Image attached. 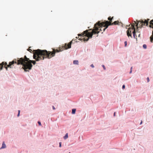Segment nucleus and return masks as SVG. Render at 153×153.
Masks as SVG:
<instances>
[{
    "instance_id": "nucleus-23",
    "label": "nucleus",
    "mask_w": 153,
    "mask_h": 153,
    "mask_svg": "<svg viewBox=\"0 0 153 153\" xmlns=\"http://www.w3.org/2000/svg\"><path fill=\"white\" fill-rule=\"evenodd\" d=\"M20 113V111L19 110L18 111V114L17 115L18 117H19V116Z\"/></svg>"
},
{
    "instance_id": "nucleus-11",
    "label": "nucleus",
    "mask_w": 153,
    "mask_h": 153,
    "mask_svg": "<svg viewBox=\"0 0 153 153\" xmlns=\"http://www.w3.org/2000/svg\"><path fill=\"white\" fill-rule=\"evenodd\" d=\"M153 19L150 22V25H149V27H150L152 28V27H153Z\"/></svg>"
},
{
    "instance_id": "nucleus-18",
    "label": "nucleus",
    "mask_w": 153,
    "mask_h": 153,
    "mask_svg": "<svg viewBox=\"0 0 153 153\" xmlns=\"http://www.w3.org/2000/svg\"><path fill=\"white\" fill-rule=\"evenodd\" d=\"M30 48V47L27 50H28V51H29L31 53L32 51V50Z\"/></svg>"
},
{
    "instance_id": "nucleus-24",
    "label": "nucleus",
    "mask_w": 153,
    "mask_h": 153,
    "mask_svg": "<svg viewBox=\"0 0 153 153\" xmlns=\"http://www.w3.org/2000/svg\"><path fill=\"white\" fill-rule=\"evenodd\" d=\"M38 123L40 126L41 125V122L40 121H38Z\"/></svg>"
},
{
    "instance_id": "nucleus-4",
    "label": "nucleus",
    "mask_w": 153,
    "mask_h": 153,
    "mask_svg": "<svg viewBox=\"0 0 153 153\" xmlns=\"http://www.w3.org/2000/svg\"><path fill=\"white\" fill-rule=\"evenodd\" d=\"M30 60L29 58H27L26 56H25L24 58H21L19 59L16 60L15 59L13 60H14V61H16V63H17V65H22L23 66V68L24 70L25 65L26 63L29 62Z\"/></svg>"
},
{
    "instance_id": "nucleus-17",
    "label": "nucleus",
    "mask_w": 153,
    "mask_h": 153,
    "mask_svg": "<svg viewBox=\"0 0 153 153\" xmlns=\"http://www.w3.org/2000/svg\"><path fill=\"white\" fill-rule=\"evenodd\" d=\"M143 48H144L146 49V47H147L146 45H145V44H144L143 45Z\"/></svg>"
},
{
    "instance_id": "nucleus-26",
    "label": "nucleus",
    "mask_w": 153,
    "mask_h": 153,
    "mask_svg": "<svg viewBox=\"0 0 153 153\" xmlns=\"http://www.w3.org/2000/svg\"><path fill=\"white\" fill-rule=\"evenodd\" d=\"M59 146L60 147H61V142H60L59 143Z\"/></svg>"
},
{
    "instance_id": "nucleus-13",
    "label": "nucleus",
    "mask_w": 153,
    "mask_h": 153,
    "mask_svg": "<svg viewBox=\"0 0 153 153\" xmlns=\"http://www.w3.org/2000/svg\"><path fill=\"white\" fill-rule=\"evenodd\" d=\"M78 60H74L73 61V63L75 65H78Z\"/></svg>"
},
{
    "instance_id": "nucleus-15",
    "label": "nucleus",
    "mask_w": 153,
    "mask_h": 153,
    "mask_svg": "<svg viewBox=\"0 0 153 153\" xmlns=\"http://www.w3.org/2000/svg\"><path fill=\"white\" fill-rule=\"evenodd\" d=\"M68 137V133H66L65 134V136H64V138L65 139H67Z\"/></svg>"
},
{
    "instance_id": "nucleus-19",
    "label": "nucleus",
    "mask_w": 153,
    "mask_h": 153,
    "mask_svg": "<svg viewBox=\"0 0 153 153\" xmlns=\"http://www.w3.org/2000/svg\"><path fill=\"white\" fill-rule=\"evenodd\" d=\"M138 23H139L138 22L137 23V24H136V26H137V29H138V28L139 27V26H138Z\"/></svg>"
},
{
    "instance_id": "nucleus-8",
    "label": "nucleus",
    "mask_w": 153,
    "mask_h": 153,
    "mask_svg": "<svg viewBox=\"0 0 153 153\" xmlns=\"http://www.w3.org/2000/svg\"><path fill=\"white\" fill-rule=\"evenodd\" d=\"M149 20V19H148V20L145 19L144 21L143 20L141 19L138 21V22L140 23L139 24V27L141 28L143 25H146V26H147L148 25Z\"/></svg>"
},
{
    "instance_id": "nucleus-10",
    "label": "nucleus",
    "mask_w": 153,
    "mask_h": 153,
    "mask_svg": "<svg viewBox=\"0 0 153 153\" xmlns=\"http://www.w3.org/2000/svg\"><path fill=\"white\" fill-rule=\"evenodd\" d=\"M74 40H72V41L69 43L67 45L68 47H67V48H70L71 47V43L73 42Z\"/></svg>"
},
{
    "instance_id": "nucleus-27",
    "label": "nucleus",
    "mask_w": 153,
    "mask_h": 153,
    "mask_svg": "<svg viewBox=\"0 0 153 153\" xmlns=\"http://www.w3.org/2000/svg\"><path fill=\"white\" fill-rule=\"evenodd\" d=\"M122 88L123 89H124L125 88V85H123L122 86Z\"/></svg>"
},
{
    "instance_id": "nucleus-14",
    "label": "nucleus",
    "mask_w": 153,
    "mask_h": 153,
    "mask_svg": "<svg viewBox=\"0 0 153 153\" xmlns=\"http://www.w3.org/2000/svg\"><path fill=\"white\" fill-rule=\"evenodd\" d=\"M76 111V109H72V114H75V113Z\"/></svg>"
},
{
    "instance_id": "nucleus-30",
    "label": "nucleus",
    "mask_w": 153,
    "mask_h": 153,
    "mask_svg": "<svg viewBox=\"0 0 153 153\" xmlns=\"http://www.w3.org/2000/svg\"><path fill=\"white\" fill-rule=\"evenodd\" d=\"M115 114H116V112H114V116H115Z\"/></svg>"
},
{
    "instance_id": "nucleus-22",
    "label": "nucleus",
    "mask_w": 153,
    "mask_h": 153,
    "mask_svg": "<svg viewBox=\"0 0 153 153\" xmlns=\"http://www.w3.org/2000/svg\"><path fill=\"white\" fill-rule=\"evenodd\" d=\"M102 67H103V68L104 69V70H105V69H106V68H105V66H104V65H102Z\"/></svg>"
},
{
    "instance_id": "nucleus-28",
    "label": "nucleus",
    "mask_w": 153,
    "mask_h": 153,
    "mask_svg": "<svg viewBox=\"0 0 153 153\" xmlns=\"http://www.w3.org/2000/svg\"><path fill=\"white\" fill-rule=\"evenodd\" d=\"M91 67H92L93 68L94 67V66L93 64H91Z\"/></svg>"
},
{
    "instance_id": "nucleus-34",
    "label": "nucleus",
    "mask_w": 153,
    "mask_h": 153,
    "mask_svg": "<svg viewBox=\"0 0 153 153\" xmlns=\"http://www.w3.org/2000/svg\"><path fill=\"white\" fill-rule=\"evenodd\" d=\"M91 30V29H90L89 30Z\"/></svg>"
},
{
    "instance_id": "nucleus-6",
    "label": "nucleus",
    "mask_w": 153,
    "mask_h": 153,
    "mask_svg": "<svg viewBox=\"0 0 153 153\" xmlns=\"http://www.w3.org/2000/svg\"><path fill=\"white\" fill-rule=\"evenodd\" d=\"M132 27L129 28L127 31V34L128 37L130 36L131 38L132 37L131 32L133 30V34L134 37V38L137 39V35H136V31L134 27V24L131 25Z\"/></svg>"
},
{
    "instance_id": "nucleus-20",
    "label": "nucleus",
    "mask_w": 153,
    "mask_h": 153,
    "mask_svg": "<svg viewBox=\"0 0 153 153\" xmlns=\"http://www.w3.org/2000/svg\"><path fill=\"white\" fill-rule=\"evenodd\" d=\"M132 67H131V69H130V73L131 74V73L132 72Z\"/></svg>"
},
{
    "instance_id": "nucleus-35",
    "label": "nucleus",
    "mask_w": 153,
    "mask_h": 153,
    "mask_svg": "<svg viewBox=\"0 0 153 153\" xmlns=\"http://www.w3.org/2000/svg\"><path fill=\"white\" fill-rule=\"evenodd\" d=\"M120 23H121V22H120ZM121 24L122 25V23H121Z\"/></svg>"
},
{
    "instance_id": "nucleus-16",
    "label": "nucleus",
    "mask_w": 153,
    "mask_h": 153,
    "mask_svg": "<svg viewBox=\"0 0 153 153\" xmlns=\"http://www.w3.org/2000/svg\"><path fill=\"white\" fill-rule=\"evenodd\" d=\"M113 18V17H112L111 18V17H109L108 18V20H109V22H111V21L112 19Z\"/></svg>"
},
{
    "instance_id": "nucleus-33",
    "label": "nucleus",
    "mask_w": 153,
    "mask_h": 153,
    "mask_svg": "<svg viewBox=\"0 0 153 153\" xmlns=\"http://www.w3.org/2000/svg\"><path fill=\"white\" fill-rule=\"evenodd\" d=\"M76 39L75 40H74L75 42H77V41H76Z\"/></svg>"
},
{
    "instance_id": "nucleus-25",
    "label": "nucleus",
    "mask_w": 153,
    "mask_h": 153,
    "mask_svg": "<svg viewBox=\"0 0 153 153\" xmlns=\"http://www.w3.org/2000/svg\"><path fill=\"white\" fill-rule=\"evenodd\" d=\"M147 82H149V78L148 77H147Z\"/></svg>"
},
{
    "instance_id": "nucleus-29",
    "label": "nucleus",
    "mask_w": 153,
    "mask_h": 153,
    "mask_svg": "<svg viewBox=\"0 0 153 153\" xmlns=\"http://www.w3.org/2000/svg\"><path fill=\"white\" fill-rule=\"evenodd\" d=\"M52 107L53 110H55V108L53 106H52Z\"/></svg>"
},
{
    "instance_id": "nucleus-5",
    "label": "nucleus",
    "mask_w": 153,
    "mask_h": 153,
    "mask_svg": "<svg viewBox=\"0 0 153 153\" xmlns=\"http://www.w3.org/2000/svg\"><path fill=\"white\" fill-rule=\"evenodd\" d=\"M16 62L15 61H14V60H13L12 62H10L9 63V64L7 65V62H2L1 64H0V70L2 69V68L4 65L5 68L6 70L7 71L8 68H12L13 67V64L14 63H16Z\"/></svg>"
},
{
    "instance_id": "nucleus-3",
    "label": "nucleus",
    "mask_w": 153,
    "mask_h": 153,
    "mask_svg": "<svg viewBox=\"0 0 153 153\" xmlns=\"http://www.w3.org/2000/svg\"><path fill=\"white\" fill-rule=\"evenodd\" d=\"M120 25L119 24V22L118 21H116L114 22L113 23H112L111 22H108V21H106L105 22H99L98 23H97L95 25L96 27L97 26H103L104 27H106L103 29V31L108 28V27L109 25Z\"/></svg>"
},
{
    "instance_id": "nucleus-31",
    "label": "nucleus",
    "mask_w": 153,
    "mask_h": 153,
    "mask_svg": "<svg viewBox=\"0 0 153 153\" xmlns=\"http://www.w3.org/2000/svg\"><path fill=\"white\" fill-rule=\"evenodd\" d=\"M142 121H141V122H140V125H141V124H142Z\"/></svg>"
},
{
    "instance_id": "nucleus-9",
    "label": "nucleus",
    "mask_w": 153,
    "mask_h": 153,
    "mask_svg": "<svg viewBox=\"0 0 153 153\" xmlns=\"http://www.w3.org/2000/svg\"><path fill=\"white\" fill-rule=\"evenodd\" d=\"M67 44L65 43L64 45H62L61 47H59V49L60 51H63L64 49H67L68 48H67Z\"/></svg>"
},
{
    "instance_id": "nucleus-2",
    "label": "nucleus",
    "mask_w": 153,
    "mask_h": 153,
    "mask_svg": "<svg viewBox=\"0 0 153 153\" xmlns=\"http://www.w3.org/2000/svg\"><path fill=\"white\" fill-rule=\"evenodd\" d=\"M96 23L94 26V28L92 30V32H88V30H86L83 32V34H79L78 36H81V37L79 39L80 40H83L84 41H88L89 38H91L92 37L93 34H98L99 33L100 31H102V29L100 28L99 29V28L104 27V26H97L96 27L95 25L96 24L98 23Z\"/></svg>"
},
{
    "instance_id": "nucleus-36",
    "label": "nucleus",
    "mask_w": 153,
    "mask_h": 153,
    "mask_svg": "<svg viewBox=\"0 0 153 153\" xmlns=\"http://www.w3.org/2000/svg\"><path fill=\"white\" fill-rule=\"evenodd\" d=\"M69 153H70V152H69Z\"/></svg>"
},
{
    "instance_id": "nucleus-32",
    "label": "nucleus",
    "mask_w": 153,
    "mask_h": 153,
    "mask_svg": "<svg viewBox=\"0 0 153 153\" xmlns=\"http://www.w3.org/2000/svg\"><path fill=\"white\" fill-rule=\"evenodd\" d=\"M140 34H139L138 35V36H139V37H140Z\"/></svg>"
},
{
    "instance_id": "nucleus-12",
    "label": "nucleus",
    "mask_w": 153,
    "mask_h": 153,
    "mask_svg": "<svg viewBox=\"0 0 153 153\" xmlns=\"http://www.w3.org/2000/svg\"><path fill=\"white\" fill-rule=\"evenodd\" d=\"M6 147V146L4 143V142H3L2 144V146L1 147V149L5 148Z\"/></svg>"
},
{
    "instance_id": "nucleus-7",
    "label": "nucleus",
    "mask_w": 153,
    "mask_h": 153,
    "mask_svg": "<svg viewBox=\"0 0 153 153\" xmlns=\"http://www.w3.org/2000/svg\"><path fill=\"white\" fill-rule=\"evenodd\" d=\"M33 63V65H35L36 63L35 61L30 60L29 62L26 63L24 66V71L26 72L29 71V70L31 69L32 67V65L31 63Z\"/></svg>"
},
{
    "instance_id": "nucleus-1",
    "label": "nucleus",
    "mask_w": 153,
    "mask_h": 153,
    "mask_svg": "<svg viewBox=\"0 0 153 153\" xmlns=\"http://www.w3.org/2000/svg\"><path fill=\"white\" fill-rule=\"evenodd\" d=\"M60 52L59 49H53L52 52L48 51L46 50H41L39 49L33 51V58L36 61L43 60L44 58L50 59L54 56L56 52Z\"/></svg>"
},
{
    "instance_id": "nucleus-21",
    "label": "nucleus",
    "mask_w": 153,
    "mask_h": 153,
    "mask_svg": "<svg viewBox=\"0 0 153 153\" xmlns=\"http://www.w3.org/2000/svg\"><path fill=\"white\" fill-rule=\"evenodd\" d=\"M125 46H126L127 45V42L126 41H125L124 42Z\"/></svg>"
}]
</instances>
